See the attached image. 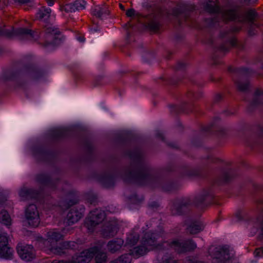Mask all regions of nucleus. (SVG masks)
Masks as SVG:
<instances>
[{
  "mask_svg": "<svg viewBox=\"0 0 263 263\" xmlns=\"http://www.w3.org/2000/svg\"><path fill=\"white\" fill-rule=\"evenodd\" d=\"M128 155L132 160V162L130 166L125 168L121 175L124 180L152 187L161 185L160 174L145 163L139 148L129 152Z\"/></svg>",
  "mask_w": 263,
  "mask_h": 263,
  "instance_id": "1",
  "label": "nucleus"
},
{
  "mask_svg": "<svg viewBox=\"0 0 263 263\" xmlns=\"http://www.w3.org/2000/svg\"><path fill=\"white\" fill-rule=\"evenodd\" d=\"M63 234L58 230L53 229L47 233V239L45 241L46 251L48 254L62 255L67 249H74L78 244L74 241H64L58 245L57 242L62 239Z\"/></svg>",
  "mask_w": 263,
  "mask_h": 263,
  "instance_id": "2",
  "label": "nucleus"
},
{
  "mask_svg": "<svg viewBox=\"0 0 263 263\" xmlns=\"http://www.w3.org/2000/svg\"><path fill=\"white\" fill-rule=\"evenodd\" d=\"M161 237H162L161 232L159 234L150 231L145 233L141 240V244L130 250V253L127 254H130L131 256H133L135 258H138L151 250H163L164 247L163 243H158L157 242V240Z\"/></svg>",
  "mask_w": 263,
  "mask_h": 263,
  "instance_id": "3",
  "label": "nucleus"
},
{
  "mask_svg": "<svg viewBox=\"0 0 263 263\" xmlns=\"http://www.w3.org/2000/svg\"><path fill=\"white\" fill-rule=\"evenodd\" d=\"M213 263H228L234 256L233 248L228 246H211L208 250Z\"/></svg>",
  "mask_w": 263,
  "mask_h": 263,
  "instance_id": "4",
  "label": "nucleus"
},
{
  "mask_svg": "<svg viewBox=\"0 0 263 263\" xmlns=\"http://www.w3.org/2000/svg\"><path fill=\"white\" fill-rule=\"evenodd\" d=\"M0 35L9 37L15 36L21 40L36 41L39 38L37 33L24 28H18L11 30L0 28Z\"/></svg>",
  "mask_w": 263,
  "mask_h": 263,
  "instance_id": "5",
  "label": "nucleus"
},
{
  "mask_svg": "<svg viewBox=\"0 0 263 263\" xmlns=\"http://www.w3.org/2000/svg\"><path fill=\"white\" fill-rule=\"evenodd\" d=\"M164 247H170L179 253L194 250L197 248L196 243L192 239L174 240L171 243L166 241L163 243Z\"/></svg>",
  "mask_w": 263,
  "mask_h": 263,
  "instance_id": "6",
  "label": "nucleus"
},
{
  "mask_svg": "<svg viewBox=\"0 0 263 263\" xmlns=\"http://www.w3.org/2000/svg\"><path fill=\"white\" fill-rule=\"evenodd\" d=\"M106 214L104 211L96 209L91 211L85 221V225L90 232H92L96 226L104 221Z\"/></svg>",
  "mask_w": 263,
  "mask_h": 263,
  "instance_id": "7",
  "label": "nucleus"
},
{
  "mask_svg": "<svg viewBox=\"0 0 263 263\" xmlns=\"http://www.w3.org/2000/svg\"><path fill=\"white\" fill-rule=\"evenodd\" d=\"M25 220L24 222L32 227H36L40 222L39 213L35 204L29 205L25 211Z\"/></svg>",
  "mask_w": 263,
  "mask_h": 263,
  "instance_id": "8",
  "label": "nucleus"
},
{
  "mask_svg": "<svg viewBox=\"0 0 263 263\" xmlns=\"http://www.w3.org/2000/svg\"><path fill=\"white\" fill-rule=\"evenodd\" d=\"M14 250L8 244V236L7 233L0 234V258L7 260L13 258Z\"/></svg>",
  "mask_w": 263,
  "mask_h": 263,
  "instance_id": "9",
  "label": "nucleus"
},
{
  "mask_svg": "<svg viewBox=\"0 0 263 263\" xmlns=\"http://www.w3.org/2000/svg\"><path fill=\"white\" fill-rule=\"evenodd\" d=\"M99 250L96 247L85 250L73 256L71 261L73 263H88L94 256H96Z\"/></svg>",
  "mask_w": 263,
  "mask_h": 263,
  "instance_id": "10",
  "label": "nucleus"
},
{
  "mask_svg": "<svg viewBox=\"0 0 263 263\" xmlns=\"http://www.w3.org/2000/svg\"><path fill=\"white\" fill-rule=\"evenodd\" d=\"M85 208L83 205H78L70 209L66 218L65 222L71 225L77 222L84 215Z\"/></svg>",
  "mask_w": 263,
  "mask_h": 263,
  "instance_id": "11",
  "label": "nucleus"
},
{
  "mask_svg": "<svg viewBox=\"0 0 263 263\" xmlns=\"http://www.w3.org/2000/svg\"><path fill=\"white\" fill-rule=\"evenodd\" d=\"M16 250L20 257L26 261H30L35 257V250L31 245L19 243Z\"/></svg>",
  "mask_w": 263,
  "mask_h": 263,
  "instance_id": "12",
  "label": "nucleus"
},
{
  "mask_svg": "<svg viewBox=\"0 0 263 263\" xmlns=\"http://www.w3.org/2000/svg\"><path fill=\"white\" fill-rule=\"evenodd\" d=\"M187 232L191 234H196L203 230L204 226L198 220L193 217H187L184 221Z\"/></svg>",
  "mask_w": 263,
  "mask_h": 263,
  "instance_id": "13",
  "label": "nucleus"
},
{
  "mask_svg": "<svg viewBox=\"0 0 263 263\" xmlns=\"http://www.w3.org/2000/svg\"><path fill=\"white\" fill-rule=\"evenodd\" d=\"M117 221L114 218H110L104 226L102 234L104 237H112L117 234Z\"/></svg>",
  "mask_w": 263,
  "mask_h": 263,
  "instance_id": "14",
  "label": "nucleus"
},
{
  "mask_svg": "<svg viewBox=\"0 0 263 263\" xmlns=\"http://www.w3.org/2000/svg\"><path fill=\"white\" fill-rule=\"evenodd\" d=\"M46 37L51 44H57V40L60 39V31L59 29L51 24H47L44 26Z\"/></svg>",
  "mask_w": 263,
  "mask_h": 263,
  "instance_id": "15",
  "label": "nucleus"
},
{
  "mask_svg": "<svg viewBox=\"0 0 263 263\" xmlns=\"http://www.w3.org/2000/svg\"><path fill=\"white\" fill-rule=\"evenodd\" d=\"M190 204L186 200H177L172 206V212L174 215H181L188 212Z\"/></svg>",
  "mask_w": 263,
  "mask_h": 263,
  "instance_id": "16",
  "label": "nucleus"
},
{
  "mask_svg": "<svg viewBox=\"0 0 263 263\" xmlns=\"http://www.w3.org/2000/svg\"><path fill=\"white\" fill-rule=\"evenodd\" d=\"M23 72L26 74L30 78L35 80H38L44 74L43 71L33 64L24 67Z\"/></svg>",
  "mask_w": 263,
  "mask_h": 263,
  "instance_id": "17",
  "label": "nucleus"
},
{
  "mask_svg": "<svg viewBox=\"0 0 263 263\" xmlns=\"http://www.w3.org/2000/svg\"><path fill=\"white\" fill-rule=\"evenodd\" d=\"M86 4V2L84 0H77L73 3L66 4L63 7L61 8V10L66 12L80 11L85 8Z\"/></svg>",
  "mask_w": 263,
  "mask_h": 263,
  "instance_id": "18",
  "label": "nucleus"
},
{
  "mask_svg": "<svg viewBox=\"0 0 263 263\" xmlns=\"http://www.w3.org/2000/svg\"><path fill=\"white\" fill-rule=\"evenodd\" d=\"M124 244V240L119 238L114 239L108 241L107 245V250L111 253L119 251Z\"/></svg>",
  "mask_w": 263,
  "mask_h": 263,
  "instance_id": "19",
  "label": "nucleus"
},
{
  "mask_svg": "<svg viewBox=\"0 0 263 263\" xmlns=\"http://www.w3.org/2000/svg\"><path fill=\"white\" fill-rule=\"evenodd\" d=\"M230 30H226L220 33L221 38L227 37L228 39V43L226 44L222 45L220 46L219 49L221 51L226 52L229 50V46H235L236 45V41L235 39L231 37L229 34L230 33Z\"/></svg>",
  "mask_w": 263,
  "mask_h": 263,
  "instance_id": "20",
  "label": "nucleus"
},
{
  "mask_svg": "<svg viewBox=\"0 0 263 263\" xmlns=\"http://www.w3.org/2000/svg\"><path fill=\"white\" fill-rule=\"evenodd\" d=\"M51 10L49 8L42 7L36 13V18L40 21L47 22L50 17Z\"/></svg>",
  "mask_w": 263,
  "mask_h": 263,
  "instance_id": "21",
  "label": "nucleus"
},
{
  "mask_svg": "<svg viewBox=\"0 0 263 263\" xmlns=\"http://www.w3.org/2000/svg\"><path fill=\"white\" fill-rule=\"evenodd\" d=\"M42 191L41 189L34 190L24 186L20 190L18 194L21 197H35Z\"/></svg>",
  "mask_w": 263,
  "mask_h": 263,
  "instance_id": "22",
  "label": "nucleus"
},
{
  "mask_svg": "<svg viewBox=\"0 0 263 263\" xmlns=\"http://www.w3.org/2000/svg\"><path fill=\"white\" fill-rule=\"evenodd\" d=\"M252 108L263 107V90L257 89L250 103Z\"/></svg>",
  "mask_w": 263,
  "mask_h": 263,
  "instance_id": "23",
  "label": "nucleus"
},
{
  "mask_svg": "<svg viewBox=\"0 0 263 263\" xmlns=\"http://www.w3.org/2000/svg\"><path fill=\"white\" fill-rule=\"evenodd\" d=\"M115 175L111 173H107L100 178L102 183L106 187L112 186L115 182Z\"/></svg>",
  "mask_w": 263,
  "mask_h": 263,
  "instance_id": "24",
  "label": "nucleus"
},
{
  "mask_svg": "<svg viewBox=\"0 0 263 263\" xmlns=\"http://www.w3.org/2000/svg\"><path fill=\"white\" fill-rule=\"evenodd\" d=\"M35 180L41 185L52 187V181L49 176L45 174H40L36 176Z\"/></svg>",
  "mask_w": 263,
  "mask_h": 263,
  "instance_id": "25",
  "label": "nucleus"
},
{
  "mask_svg": "<svg viewBox=\"0 0 263 263\" xmlns=\"http://www.w3.org/2000/svg\"><path fill=\"white\" fill-rule=\"evenodd\" d=\"M139 239V236L138 233L134 230L127 235L125 245L134 246L137 242Z\"/></svg>",
  "mask_w": 263,
  "mask_h": 263,
  "instance_id": "26",
  "label": "nucleus"
},
{
  "mask_svg": "<svg viewBox=\"0 0 263 263\" xmlns=\"http://www.w3.org/2000/svg\"><path fill=\"white\" fill-rule=\"evenodd\" d=\"M205 10L210 13H217L220 11L219 8L213 1L208 0L204 6Z\"/></svg>",
  "mask_w": 263,
  "mask_h": 263,
  "instance_id": "27",
  "label": "nucleus"
},
{
  "mask_svg": "<svg viewBox=\"0 0 263 263\" xmlns=\"http://www.w3.org/2000/svg\"><path fill=\"white\" fill-rule=\"evenodd\" d=\"M235 84L238 90L246 92L249 88V83L247 80L243 81L241 79L235 81Z\"/></svg>",
  "mask_w": 263,
  "mask_h": 263,
  "instance_id": "28",
  "label": "nucleus"
},
{
  "mask_svg": "<svg viewBox=\"0 0 263 263\" xmlns=\"http://www.w3.org/2000/svg\"><path fill=\"white\" fill-rule=\"evenodd\" d=\"M132 257L130 254L122 255L116 259L112 260L109 263H131Z\"/></svg>",
  "mask_w": 263,
  "mask_h": 263,
  "instance_id": "29",
  "label": "nucleus"
},
{
  "mask_svg": "<svg viewBox=\"0 0 263 263\" xmlns=\"http://www.w3.org/2000/svg\"><path fill=\"white\" fill-rule=\"evenodd\" d=\"M68 130L65 128H59L53 130L52 135L55 138L65 137L67 135Z\"/></svg>",
  "mask_w": 263,
  "mask_h": 263,
  "instance_id": "30",
  "label": "nucleus"
},
{
  "mask_svg": "<svg viewBox=\"0 0 263 263\" xmlns=\"http://www.w3.org/2000/svg\"><path fill=\"white\" fill-rule=\"evenodd\" d=\"M235 177V174L232 170L224 172L221 176V181L223 183H227L230 181Z\"/></svg>",
  "mask_w": 263,
  "mask_h": 263,
  "instance_id": "31",
  "label": "nucleus"
},
{
  "mask_svg": "<svg viewBox=\"0 0 263 263\" xmlns=\"http://www.w3.org/2000/svg\"><path fill=\"white\" fill-rule=\"evenodd\" d=\"M11 218L8 213L5 210H3L0 213V221L5 225H10L11 223Z\"/></svg>",
  "mask_w": 263,
  "mask_h": 263,
  "instance_id": "32",
  "label": "nucleus"
},
{
  "mask_svg": "<svg viewBox=\"0 0 263 263\" xmlns=\"http://www.w3.org/2000/svg\"><path fill=\"white\" fill-rule=\"evenodd\" d=\"M76 199V198H64V200L60 203V206L63 210H66L77 202V201H75Z\"/></svg>",
  "mask_w": 263,
  "mask_h": 263,
  "instance_id": "33",
  "label": "nucleus"
},
{
  "mask_svg": "<svg viewBox=\"0 0 263 263\" xmlns=\"http://www.w3.org/2000/svg\"><path fill=\"white\" fill-rule=\"evenodd\" d=\"M193 204L198 208H203L209 205V201H207L206 198H193Z\"/></svg>",
  "mask_w": 263,
  "mask_h": 263,
  "instance_id": "34",
  "label": "nucleus"
},
{
  "mask_svg": "<svg viewBox=\"0 0 263 263\" xmlns=\"http://www.w3.org/2000/svg\"><path fill=\"white\" fill-rule=\"evenodd\" d=\"M104 13H107V11L99 6H96L92 9V15L98 18H102V16Z\"/></svg>",
  "mask_w": 263,
  "mask_h": 263,
  "instance_id": "35",
  "label": "nucleus"
},
{
  "mask_svg": "<svg viewBox=\"0 0 263 263\" xmlns=\"http://www.w3.org/2000/svg\"><path fill=\"white\" fill-rule=\"evenodd\" d=\"M96 263H106L107 256L106 253L99 250L98 253L96 254Z\"/></svg>",
  "mask_w": 263,
  "mask_h": 263,
  "instance_id": "36",
  "label": "nucleus"
},
{
  "mask_svg": "<svg viewBox=\"0 0 263 263\" xmlns=\"http://www.w3.org/2000/svg\"><path fill=\"white\" fill-rule=\"evenodd\" d=\"M129 206L130 209L136 208L137 205H138L143 201V198H129Z\"/></svg>",
  "mask_w": 263,
  "mask_h": 263,
  "instance_id": "37",
  "label": "nucleus"
},
{
  "mask_svg": "<svg viewBox=\"0 0 263 263\" xmlns=\"http://www.w3.org/2000/svg\"><path fill=\"white\" fill-rule=\"evenodd\" d=\"M208 196L213 197L214 194L213 191L210 189L203 190L199 195V197H206Z\"/></svg>",
  "mask_w": 263,
  "mask_h": 263,
  "instance_id": "38",
  "label": "nucleus"
},
{
  "mask_svg": "<svg viewBox=\"0 0 263 263\" xmlns=\"http://www.w3.org/2000/svg\"><path fill=\"white\" fill-rule=\"evenodd\" d=\"M148 25L152 30H156L159 28V24L157 19L155 18L154 20L151 21Z\"/></svg>",
  "mask_w": 263,
  "mask_h": 263,
  "instance_id": "39",
  "label": "nucleus"
},
{
  "mask_svg": "<svg viewBox=\"0 0 263 263\" xmlns=\"http://www.w3.org/2000/svg\"><path fill=\"white\" fill-rule=\"evenodd\" d=\"M159 263H177V262L170 256L165 255L162 258L161 260L159 261Z\"/></svg>",
  "mask_w": 263,
  "mask_h": 263,
  "instance_id": "40",
  "label": "nucleus"
},
{
  "mask_svg": "<svg viewBox=\"0 0 263 263\" xmlns=\"http://www.w3.org/2000/svg\"><path fill=\"white\" fill-rule=\"evenodd\" d=\"M237 73L241 78L249 75L251 73V70H250L249 69L243 68L238 69Z\"/></svg>",
  "mask_w": 263,
  "mask_h": 263,
  "instance_id": "41",
  "label": "nucleus"
},
{
  "mask_svg": "<svg viewBox=\"0 0 263 263\" xmlns=\"http://www.w3.org/2000/svg\"><path fill=\"white\" fill-rule=\"evenodd\" d=\"M159 206V203L157 201H151L148 203V207L152 209H155Z\"/></svg>",
  "mask_w": 263,
  "mask_h": 263,
  "instance_id": "42",
  "label": "nucleus"
},
{
  "mask_svg": "<svg viewBox=\"0 0 263 263\" xmlns=\"http://www.w3.org/2000/svg\"><path fill=\"white\" fill-rule=\"evenodd\" d=\"M173 184L171 183H168L166 184L162 185V188L164 191H171L173 189Z\"/></svg>",
  "mask_w": 263,
  "mask_h": 263,
  "instance_id": "43",
  "label": "nucleus"
},
{
  "mask_svg": "<svg viewBox=\"0 0 263 263\" xmlns=\"http://www.w3.org/2000/svg\"><path fill=\"white\" fill-rule=\"evenodd\" d=\"M10 195V192L8 190H0V197H6Z\"/></svg>",
  "mask_w": 263,
  "mask_h": 263,
  "instance_id": "44",
  "label": "nucleus"
},
{
  "mask_svg": "<svg viewBox=\"0 0 263 263\" xmlns=\"http://www.w3.org/2000/svg\"><path fill=\"white\" fill-rule=\"evenodd\" d=\"M46 152L41 149H39L36 151V152H34V156L35 157H37L38 155H40L41 156H44L46 155Z\"/></svg>",
  "mask_w": 263,
  "mask_h": 263,
  "instance_id": "45",
  "label": "nucleus"
},
{
  "mask_svg": "<svg viewBox=\"0 0 263 263\" xmlns=\"http://www.w3.org/2000/svg\"><path fill=\"white\" fill-rule=\"evenodd\" d=\"M126 15L128 17H132L136 15V11L132 8L126 11Z\"/></svg>",
  "mask_w": 263,
  "mask_h": 263,
  "instance_id": "46",
  "label": "nucleus"
},
{
  "mask_svg": "<svg viewBox=\"0 0 263 263\" xmlns=\"http://www.w3.org/2000/svg\"><path fill=\"white\" fill-rule=\"evenodd\" d=\"M255 256L261 257L263 256V248L256 249L255 251Z\"/></svg>",
  "mask_w": 263,
  "mask_h": 263,
  "instance_id": "47",
  "label": "nucleus"
},
{
  "mask_svg": "<svg viewBox=\"0 0 263 263\" xmlns=\"http://www.w3.org/2000/svg\"><path fill=\"white\" fill-rule=\"evenodd\" d=\"M185 66V64L183 62H179L177 63L176 65V69L178 70H180L184 68Z\"/></svg>",
  "mask_w": 263,
  "mask_h": 263,
  "instance_id": "48",
  "label": "nucleus"
},
{
  "mask_svg": "<svg viewBox=\"0 0 263 263\" xmlns=\"http://www.w3.org/2000/svg\"><path fill=\"white\" fill-rule=\"evenodd\" d=\"M211 200L209 201L210 202L211 204H214L216 205H220L221 204V203L218 201L216 198H210Z\"/></svg>",
  "mask_w": 263,
  "mask_h": 263,
  "instance_id": "49",
  "label": "nucleus"
},
{
  "mask_svg": "<svg viewBox=\"0 0 263 263\" xmlns=\"http://www.w3.org/2000/svg\"><path fill=\"white\" fill-rule=\"evenodd\" d=\"M79 194L78 193L74 191V190H71L69 191L68 196L69 197H74L76 196H78Z\"/></svg>",
  "mask_w": 263,
  "mask_h": 263,
  "instance_id": "50",
  "label": "nucleus"
},
{
  "mask_svg": "<svg viewBox=\"0 0 263 263\" xmlns=\"http://www.w3.org/2000/svg\"><path fill=\"white\" fill-rule=\"evenodd\" d=\"M259 229L260 230V238L263 240V219L260 221L259 224Z\"/></svg>",
  "mask_w": 263,
  "mask_h": 263,
  "instance_id": "51",
  "label": "nucleus"
},
{
  "mask_svg": "<svg viewBox=\"0 0 263 263\" xmlns=\"http://www.w3.org/2000/svg\"><path fill=\"white\" fill-rule=\"evenodd\" d=\"M183 263H200L197 261L195 259H191L190 258H186L183 262Z\"/></svg>",
  "mask_w": 263,
  "mask_h": 263,
  "instance_id": "52",
  "label": "nucleus"
},
{
  "mask_svg": "<svg viewBox=\"0 0 263 263\" xmlns=\"http://www.w3.org/2000/svg\"><path fill=\"white\" fill-rule=\"evenodd\" d=\"M156 136L158 138H161L162 140H164L163 133L161 131H157L156 133Z\"/></svg>",
  "mask_w": 263,
  "mask_h": 263,
  "instance_id": "53",
  "label": "nucleus"
},
{
  "mask_svg": "<svg viewBox=\"0 0 263 263\" xmlns=\"http://www.w3.org/2000/svg\"><path fill=\"white\" fill-rule=\"evenodd\" d=\"M180 12H181V10L179 8L175 9L173 10V14L176 16H178L179 15Z\"/></svg>",
  "mask_w": 263,
  "mask_h": 263,
  "instance_id": "54",
  "label": "nucleus"
},
{
  "mask_svg": "<svg viewBox=\"0 0 263 263\" xmlns=\"http://www.w3.org/2000/svg\"><path fill=\"white\" fill-rule=\"evenodd\" d=\"M217 22H218V21H217V17H214L212 18V20H211V25L213 26H216V24H217Z\"/></svg>",
  "mask_w": 263,
  "mask_h": 263,
  "instance_id": "55",
  "label": "nucleus"
},
{
  "mask_svg": "<svg viewBox=\"0 0 263 263\" xmlns=\"http://www.w3.org/2000/svg\"><path fill=\"white\" fill-rule=\"evenodd\" d=\"M14 1L21 4H24L29 3L30 0H14Z\"/></svg>",
  "mask_w": 263,
  "mask_h": 263,
  "instance_id": "56",
  "label": "nucleus"
},
{
  "mask_svg": "<svg viewBox=\"0 0 263 263\" xmlns=\"http://www.w3.org/2000/svg\"><path fill=\"white\" fill-rule=\"evenodd\" d=\"M51 263H73L71 261L54 260Z\"/></svg>",
  "mask_w": 263,
  "mask_h": 263,
  "instance_id": "57",
  "label": "nucleus"
},
{
  "mask_svg": "<svg viewBox=\"0 0 263 263\" xmlns=\"http://www.w3.org/2000/svg\"><path fill=\"white\" fill-rule=\"evenodd\" d=\"M221 98H222V97H221V95L218 94L215 96V101L216 102H218L221 99Z\"/></svg>",
  "mask_w": 263,
  "mask_h": 263,
  "instance_id": "58",
  "label": "nucleus"
},
{
  "mask_svg": "<svg viewBox=\"0 0 263 263\" xmlns=\"http://www.w3.org/2000/svg\"><path fill=\"white\" fill-rule=\"evenodd\" d=\"M256 190H257V191H259L260 190H261L262 194L260 195L263 196V189H262V187L259 185H257L256 186Z\"/></svg>",
  "mask_w": 263,
  "mask_h": 263,
  "instance_id": "59",
  "label": "nucleus"
},
{
  "mask_svg": "<svg viewBox=\"0 0 263 263\" xmlns=\"http://www.w3.org/2000/svg\"><path fill=\"white\" fill-rule=\"evenodd\" d=\"M47 3L49 6H51L54 4V0H47Z\"/></svg>",
  "mask_w": 263,
  "mask_h": 263,
  "instance_id": "60",
  "label": "nucleus"
},
{
  "mask_svg": "<svg viewBox=\"0 0 263 263\" xmlns=\"http://www.w3.org/2000/svg\"><path fill=\"white\" fill-rule=\"evenodd\" d=\"M78 40L81 42H83L84 41V37L82 36L78 37Z\"/></svg>",
  "mask_w": 263,
  "mask_h": 263,
  "instance_id": "61",
  "label": "nucleus"
},
{
  "mask_svg": "<svg viewBox=\"0 0 263 263\" xmlns=\"http://www.w3.org/2000/svg\"><path fill=\"white\" fill-rule=\"evenodd\" d=\"M96 198H89V202H90L91 204H92L93 202V200L95 199Z\"/></svg>",
  "mask_w": 263,
  "mask_h": 263,
  "instance_id": "62",
  "label": "nucleus"
},
{
  "mask_svg": "<svg viewBox=\"0 0 263 263\" xmlns=\"http://www.w3.org/2000/svg\"><path fill=\"white\" fill-rule=\"evenodd\" d=\"M120 8L121 9H122V10H124V7L123 5L122 4H120Z\"/></svg>",
  "mask_w": 263,
  "mask_h": 263,
  "instance_id": "63",
  "label": "nucleus"
},
{
  "mask_svg": "<svg viewBox=\"0 0 263 263\" xmlns=\"http://www.w3.org/2000/svg\"><path fill=\"white\" fill-rule=\"evenodd\" d=\"M239 30V28H233V30H232V31H238Z\"/></svg>",
  "mask_w": 263,
  "mask_h": 263,
  "instance_id": "64",
  "label": "nucleus"
}]
</instances>
